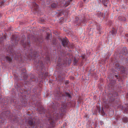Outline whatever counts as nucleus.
<instances>
[{"instance_id":"1","label":"nucleus","mask_w":128,"mask_h":128,"mask_svg":"<svg viewBox=\"0 0 128 128\" xmlns=\"http://www.w3.org/2000/svg\"><path fill=\"white\" fill-rule=\"evenodd\" d=\"M62 44L64 46H66L68 44L69 42L68 39L66 38H65V39H63L62 40Z\"/></svg>"},{"instance_id":"2","label":"nucleus","mask_w":128,"mask_h":128,"mask_svg":"<svg viewBox=\"0 0 128 128\" xmlns=\"http://www.w3.org/2000/svg\"><path fill=\"white\" fill-rule=\"evenodd\" d=\"M122 53L123 54L125 55L128 53L126 49L125 48H124L122 50Z\"/></svg>"},{"instance_id":"3","label":"nucleus","mask_w":128,"mask_h":128,"mask_svg":"<svg viewBox=\"0 0 128 128\" xmlns=\"http://www.w3.org/2000/svg\"><path fill=\"white\" fill-rule=\"evenodd\" d=\"M6 60L7 61H11L12 60V59L8 56H7L6 58Z\"/></svg>"},{"instance_id":"4","label":"nucleus","mask_w":128,"mask_h":128,"mask_svg":"<svg viewBox=\"0 0 128 128\" xmlns=\"http://www.w3.org/2000/svg\"><path fill=\"white\" fill-rule=\"evenodd\" d=\"M56 6V4L55 3H53L52 5V7L55 8Z\"/></svg>"},{"instance_id":"5","label":"nucleus","mask_w":128,"mask_h":128,"mask_svg":"<svg viewBox=\"0 0 128 128\" xmlns=\"http://www.w3.org/2000/svg\"><path fill=\"white\" fill-rule=\"evenodd\" d=\"M33 4L34 6H35L36 8H38V5L36 4V3H33Z\"/></svg>"},{"instance_id":"6","label":"nucleus","mask_w":128,"mask_h":128,"mask_svg":"<svg viewBox=\"0 0 128 128\" xmlns=\"http://www.w3.org/2000/svg\"><path fill=\"white\" fill-rule=\"evenodd\" d=\"M103 124V123L102 122V121H101L100 122V124L102 125Z\"/></svg>"},{"instance_id":"7","label":"nucleus","mask_w":128,"mask_h":128,"mask_svg":"<svg viewBox=\"0 0 128 128\" xmlns=\"http://www.w3.org/2000/svg\"><path fill=\"white\" fill-rule=\"evenodd\" d=\"M30 125H32L33 124V123L32 122H31V123H30Z\"/></svg>"},{"instance_id":"8","label":"nucleus","mask_w":128,"mask_h":128,"mask_svg":"<svg viewBox=\"0 0 128 128\" xmlns=\"http://www.w3.org/2000/svg\"><path fill=\"white\" fill-rule=\"evenodd\" d=\"M105 115V113H104L103 114H102V115Z\"/></svg>"},{"instance_id":"9","label":"nucleus","mask_w":128,"mask_h":128,"mask_svg":"<svg viewBox=\"0 0 128 128\" xmlns=\"http://www.w3.org/2000/svg\"><path fill=\"white\" fill-rule=\"evenodd\" d=\"M118 70H120V69H119V68H118V69H117Z\"/></svg>"},{"instance_id":"10","label":"nucleus","mask_w":128,"mask_h":128,"mask_svg":"<svg viewBox=\"0 0 128 128\" xmlns=\"http://www.w3.org/2000/svg\"><path fill=\"white\" fill-rule=\"evenodd\" d=\"M11 56H14V55H13V56H12V54H11Z\"/></svg>"},{"instance_id":"11","label":"nucleus","mask_w":128,"mask_h":128,"mask_svg":"<svg viewBox=\"0 0 128 128\" xmlns=\"http://www.w3.org/2000/svg\"><path fill=\"white\" fill-rule=\"evenodd\" d=\"M84 23L85 22V21H84Z\"/></svg>"},{"instance_id":"12","label":"nucleus","mask_w":128,"mask_h":128,"mask_svg":"<svg viewBox=\"0 0 128 128\" xmlns=\"http://www.w3.org/2000/svg\"><path fill=\"white\" fill-rule=\"evenodd\" d=\"M23 37H24V36Z\"/></svg>"},{"instance_id":"13","label":"nucleus","mask_w":128,"mask_h":128,"mask_svg":"<svg viewBox=\"0 0 128 128\" xmlns=\"http://www.w3.org/2000/svg\"><path fill=\"white\" fill-rule=\"evenodd\" d=\"M86 0H84V1H85Z\"/></svg>"}]
</instances>
